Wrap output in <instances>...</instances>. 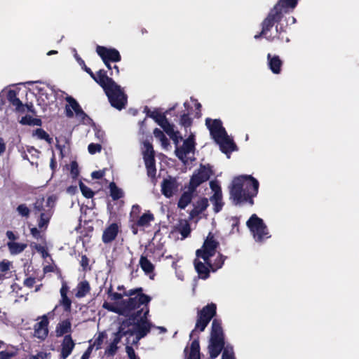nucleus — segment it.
Wrapping results in <instances>:
<instances>
[{
  "label": "nucleus",
  "mask_w": 359,
  "mask_h": 359,
  "mask_svg": "<svg viewBox=\"0 0 359 359\" xmlns=\"http://www.w3.org/2000/svg\"><path fill=\"white\" fill-rule=\"evenodd\" d=\"M136 337L137 340L144 338L149 333L151 330V323L144 318V315L141 317L139 323H137Z\"/></svg>",
  "instance_id": "nucleus-15"
},
{
  "label": "nucleus",
  "mask_w": 359,
  "mask_h": 359,
  "mask_svg": "<svg viewBox=\"0 0 359 359\" xmlns=\"http://www.w3.org/2000/svg\"><path fill=\"white\" fill-rule=\"evenodd\" d=\"M74 57L79 65L81 66V69L85 71L87 74L90 75V76L96 81L97 80L98 74H95L90 68L88 67L84 62V60L78 55L77 53L74 54Z\"/></svg>",
  "instance_id": "nucleus-34"
},
{
  "label": "nucleus",
  "mask_w": 359,
  "mask_h": 359,
  "mask_svg": "<svg viewBox=\"0 0 359 359\" xmlns=\"http://www.w3.org/2000/svg\"><path fill=\"white\" fill-rule=\"evenodd\" d=\"M107 293L109 294V297L111 298V299L114 300V301L120 300L123 298V297H124L123 293L121 294V293H118V292H112L111 288L109 289Z\"/></svg>",
  "instance_id": "nucleus-59"
},
{
  "label": "nucleus",
  "mask_w": 359,
  "mask_h": 359,
  "mask_svg": "<svg viewBox=\"0 0 359 359\" xmlns=\"http://www.w3.org/2000/svg\"><path fill=\"white\" fill-rule=\"evenodd\" d=\"M212 175H213V170L210 164H201L199 168L194 172L190 179L189 189L196 191L197 187L208 181Z\"/></svg>",
  "instance_id": "nucleus-8"
},
{
  "label": "nucleus",
  "mask_w": 359,
  "mask_h": 359,
  "mask_svg": "<svg viewBox=\"0 0 359 359\" xmlns=\"http://www.w3.org/2000/svg\"><path fill=\"white\" fill-rule=\"evenodd\" d=\"M79 187L83 196L86 198H92L94 196V191L81 181L79 182Z\"/></svg>",
  "instance_id": "nucleus-43"
},
{
  "label": "nucleus",
  "mask_w": 359,
  "mask_h": 359,
  "mask_svg": "<svg viewBox=\"0 0 359 359\" xmlns=\"http://www.w3.org/2000/svg\"><path fill=\"white\" fill-rule=\"evenodd\" d=\"M194 267L198 273V277L201 279L206 280L210 277V272L211 269L210 266L205 264V262H202L201 261L196 259L194 262Z\"/></svg>",
  "instance_id": "nucleus-18"
},
{
  "label": "nucleus",
  "mask_w": 359,
  "mask_h": 359,
  "mask_svg": "<svg viewBox=\"0 0 359 359\" xmlns=\"http://www.w3.org/2000/svg\"><path fill=\"white\" fill-rule=\"evenodd\" d=\"M19 123L23 126H41L42 121L39 118H33L32 116L26 115L22 116Z\"/></svg>",
  "instance_id": "nucleus-33"
},
{
  "label": "nucleus",
  "mask_w": 359,
  "mask_h": 359,
  "mask_svg": "<svg viewBox=\"0 0 359 359\" xmlns=\"http://www.w3.org/2000/svg\"><path fill=\"white\" fill-rule=\"evenodd\" d=\"M151 300V297L147 294H139L127 299H122L116 306L104 302L102 307L109 311L128 317L129 320L135 321L142 313L144 318H147L149 313V304Z\"/></svg>",
  "instance_id": "nucleus-2"
},
{
  "label": "nucleus",
  "mask_w": 359,
  "mask_h": 359,
  "mask_svg": "<svg viewBox=\"0 0 359 359\" xmlns=\"http://www.w3.org/2000/svg\"><path fill=\"white\" fill-rule=\"evenodd\" d=\"M75 344L70 334L65 335L62 343L60 357L66 359L72 352Z\"/></svg>",
  "instance_id": "nucleus-16"
},
{
  "label": "nucleus",
  "mask_w": 359,
  "mask_h": 359,
  "mask_svg": "<svg viewBox=\"0 0 359 359\" xmlns=\"http://www.w3.org/2000/svg\"><path fill=\"white\" fill-rule=\"evenodd\" d=\"M145 150L143 152V156H148L151 155L155 156L154 150L153 148V145L149 142H144Z\"/></svg>",
  "instance_id": "nucleus-54"
},
{
  "label": "nucleus",
  "mask_w": 359,
  "mask_h": 359,
  "mask_svg": "<svg viewBox=\"0 0 359 359\" xmlns=\"http://www.w3.org/2000/svg\"><path fill=\"white\" fill-rule=\"evenodd\" d=\"M120 231V226L118 223H111L107 226L103 231L102 241L104 243L108 244L114 241Z\"/></svg>",
  "instance_id": "nucleus-13"
},
{
  "label": "nucleus",
  "mask_w": 359,
  "mask_h": 359,
  "mask_svg": "<svg viewBox=\"0 0 359 359\" xmlns=\"http://www.w3.org/2000/svg\"><path fill=\"white\" fill-rule=\"evenodd\" d=\"M60 305L63 307L65 312H70L72 310V300L67 295L61 296L60 300Z\"/></svg>",
  "instance_id": "nucleus-41"
},
{
  "label": "nucleus",
  "mask_w": 359,
  "mask_h": 359,
  "mask_svg": "<svg viewBox=\"0 0 359 359\" xmlns=\"http://www.w3.org/2000/svg\"><path fill=\"white\" fill-rule=\"evenodd\" d=\"M97 74L98 77L95 82L102 88L110 104L118 110L124 109L128 103V96L123 89L107 76L104 69H100Z\"/></svg>",
  "instance_id": "nucleus-4"
},
{
  "label": "nucleus",
  "mask_w": 359,
  "mask_h": 359,
  "mask_svg": "<svg viewBox=\"0 0 359 359\" xmlns=\"http://www.w3.org/2000/svg\"><path fill=\"white\" fill-rule=\"evenodd\" d=\"M57 307V306H56L53 311L49 312L48 314H44L42 316L39 317V318H41V321L36 323L34 326V337L41 340H44L48 337L49 325L48 315L53 313Z\"/></svg>",
  "instance_id": "nucleus-10"
},
{
  "label": "nucleus",
  "mask_w": 359,
  "mask_h": 359,
  "mask_svg": "<svg viewBox=\"0 0 359 359\" xmlns=\"http://www.w3.org/2000/svg\"><path fill=\"white\" fill-rule=\"evenodd\" d=\"M154 220V216L149 211L144 213L135 222L140 227H147L150 225L151 222Z\"/></svg>",
  "instance_id": "nucleus-31"
},
{
  "label": "nucleus",
  "mask_w": 359,
  "mask_h": 359,
  "mask_svg": "<svg viewBox=\"0 0 359 359\" xmlns=\"http://www.w3.org/2000/svg\"><path fill=\"white\" fill-rule=\"evenodd\" d=\"M139 264L145 274L150 276L154 273L155 266L146 256L141 255Z\"/></svg>",
  "instance_id": "nucleus-26"
},
{
  "label": "nucleus",
  "mask_w": 359,
  "mask_h": 359,
  "mask_svg": "<svg viewBox=\"0 0 359 359\" xmlns=\"http://www.w3.org/2000/svg\"><path fill=\"white\" fill-rule=\"evenodd\" d=\"M259 183L252 175L235 177L229 187V198L235 205H254V198L259 191Z\"/></svg>",
  "instance_id": "nucleus-3"
},
{
  "label": "nucleus",
  "mask_w": 359,
  "mask_h": 359,
  "mask_svg": "<svg viewBox=\"0 0 359 359\" xmlns=\"http://www.w3.org/2000/svg\"><path fill=\"white\" fill-rule=\"evenodd\" d=\"M163 118V120H161V123H159V126L163 129L165 133L168 136L170 135H174V132L175 130H174L173 125H172L169 123L166 116H163V118Z\"/></svg>",
  "instance_id": "nucleus-39"
},
{
  "label": "nucleus",
  "mask_w": 359,
  "mask_h": 359,
  "mask_svg": "<svg viewBox=\"0 0 359 359\" xmlns=\"http://www.w3.org/2000/svg\"><path fill=\"white\" fill-rule=\"evenodd\" d=\"M26 109L27 110V111L30 112L32 115H34V116L36 115V110L34 107V105L32 102L27 103L25 104H23L22 114L25 112Z\"/></svg>",
  "instance_id": "nucleus-60"
},
{
  "label": "nucleus",
  "mask_w": 359,
  "mask_h": 359,
  "mask_svg": "<svg viewBox=\"0 0 359 359\" xmlns=\"http://www.w3.org/2000/svg\"><path fill=\"white\" fill-rule=\"evenodd\" d=\"M104 175H105V170H100L93 171L91 173V177L93 179L100 180L104 176Z\"/></svg>",
  "instance_id": "nucleus-62"
},
{
  "label": "nucleus",
  "mask_w": 359,
  "mask_h": 359,
  "mask_svg": "<svg viewBox=\"0 0 359 359\" xmlns=\"http://www.w3.org/2000/svg\"><path fill=\"white\" fill-rule=\"evenodd\" d=\"M89 262L90 260L86 255H81L79 263L83 271H87L91 269L90 267L89 266Z\"/></svg>",
  "instance_id": "nucleus-51"
},
{
  "label": "nucleus",
  "mask_w": 359,
  "mask_h": 359,
  "mask_svg": "<svg viewBox=\"0 0 359 359\" xmlns=\"http://www.w3.org/2000/svg\"><path fill=\"white\" fill-rule=\"evenodd\" d=\"M217 315V305L215 303L208 304L201 309L197 310L196 321L194 329L190 333L191 339L196 332H203L212 319L208 352L210 358L218 357L224 348V333L222 325V320L214 317Z\"/></svg>",
  "instance_id": "nucleus-1"
},
{
  "label": "nucleus",
  "mask_w": 359,
  "mask_h": 359,
  "mask_svg": "<svg viewBox=\"0 0 359 359\" xmlns=\"http://www.w3.org/2000/svg\"><path fill=\"white\" fill-rule=\"evenodd\" d=\"M161 187L162 194L167 198H170L178 190L179 183L175 177L168 176L163 179Z\"/></svg>",
  "instance_id": "nucleus-11"
},
{
  "label": "nucleus",
  "mask_w": 359,
  "mask_h": 359,
  "mask_svg": "<svg viewBox=\"0 0 359 359\" xmlns=\"http://www.w3.org/2000/svg\"><path fill=\"white\" fill-rule=\"evenodd\" d=\"M109 187L110 189V196L113 201H117L123 197V191L116 186L115 182H111Z\"/></svg>",
  "instance_id": "nucleus-35"
},
{
  "label": "nucleus",
  "mask_w": 359,
  "mask_h": 359,
  "mask_svg": "<svg viewBox=\"0 0 359 359\" xmlns=\"http://www.w3.org/2000/svg\"><path fill=\"white\" fill-rule=\"evenodd\" d=\"M96 53L101 57L104 63H106V62H118L121 60L120 53L114 48L97 46Z\"/></svg>",
  "instance_id": "nucleus-9"
},
{
  "label": "nucleus",
  "mask_w": 359,
  "mask_h": 359,
  "mask_svg": "<svg viewBox=\"0 0 359 359\" xmlns=\"http://www.w3.org/2000/svg\"><path fill=\"white\" fill-rule=\"evenodd\" d=\"M50 216L47 212H41L39 219L38 221V226L39 228H43L45 226H47Z\"/></svg>",
  "instance_id": "nucleus-47"
},
{
  "label": "nucleus",
  "mask_w": 359,
  "mask_h": 359,
  "mask_svg": "<svg viewBox=\"0 0 359 359\" xmlns=\"http://www.w3.org/2000/svg\"><path fill=\"white\" fill-rule=\"evenodd\" d=\"M147 168V175L151 178H155L156 173L155 156H143Z\"/></svg>",
  "instance_id": "nucleus-20"
},
{
  "label": "nucleus",
  "mask_w": 359,
  "mask_h": 359,
  "mask_svg": "<svg viewBox=\"0 0 359 359\" xmlns=\"http://www.w3.org/2000/svg\"><path fill=\"white\" fill-rule=\"evenodd\" d=\"M299 0H278L273 8L281 13L282 15L293 12Z\"/></svg>",
  "instance_id": "nucleus-12"
},
{
  "label": "nucleus",
  "mask_w": 359,
  "mask_h": 359,
  "mask_svg": "<svg viewBox=\"0 0 359 359\" xmlns=\"http://www.w3.org/2000/svg\"><path fill=\"white\" fill-rule=\"evenodd\" d=\"M187 154L193 151L195 149V142L194 138L191 137H188L184 141L182 147Z\"/></svg>",
  "instance_id": "nucleus-42"
},
{
  "label": "nucleus",
  "mask_w": 359,
  "mask_h": 359,
  "mask_svg": "<svg viewBox=\"0 0 359 359\" xmlns=\"http://www.w3.org/2000/svg\"><path fill=\"white\" fill-rule=\"evenodd\" d=\"M6 98L9 103L15 107V111L18 113L22 114L23 103L17 97V92L15 90H9L6 95Z\"/></svg>",
  "instance_id": "nucleus-17"
},
{
  "label": "nucleus",
  "mask_w": 359,
  "mask_h": 359,
  "mask_svg": "<svg viewBox=\"0 0 359 359\" xmlns=\"http://www.w3.org/2000/svg\"><path fill=\"white\" fill-rule=\"evenodd\" d=\"M65 100L69 104L65 107L66 116L69 118L73 117V111L75 112L76 110H78L81 107V106L78 102L71 96H67Z\"/></svg>",
  "instance_id": "nucleus-23"
},
{
  "label": "nucleus",
  "mask_w": 359,
  "mask_h": 359,
  "mask_svg": "<svg viewBox=\"0 0 359 359\" xmlns=\"http://www.w3.org/2000/svg\"><path fill=\"white\" fill-rule=\"evenodd\" d=\"M88 150L90 154H95L101 151L102 146L100 144L90 143L88 147Z\"/></svg>",
  "instance_id": "nucleus-56"
},
{
  "label": "nucleus",
  "mask_w": 359,
  "mask_h": 359,
  "mask_svg": "<svg viewBox=\"0 0 359 359\" xmlns=\"http://www.w3.org/2000/svg\"><path fill=\"white\" fill-rule=\"evenodd\" d=\"M15 355L14 352L0 351V359H11Z\"/></svg>",
  "instance_id": "nucleus-64"
},
{
  "label": "nucleus",
  "mask_w": 359,
  "mask_h": 359,
  "mask_svg": "<svg viewBox=\"0 0 359 359\" xmlns=\"http://www.w3.org/2000/svg\"><path fill=\"white\" fill-rule=\"evenodd\" d=\"M45 199L43 197L38 198L33 203L32 211L34 215L41 214V212H47L44 206Z\"/></svg>",
  "instance_id": "nucleus-37"
},
{
  "label": "nucleus",
  "mask_w": 359,
  "mask_h": 359,
  "mask_svg": "<svg viewBox=\"0 0 359 359\" xmlns=\"http://www.w3.org/2000/svg\"><path fill=\"white\" fill-rule=\"evenodd\" d=\"M205 125L209 129L210 133L215 130H221L223 128L222 122L219 119L212 120L210 118L205 119Z\"/></svg>",
  "instance_id": "nucleus-36"
},
{
  "label": "nucleus",
  "mask_w": 359,
  "mask_h": 359,
  "mask_svg": "<svg viewBox=\"0 0 359 359\" xmlns=\"http://www.w3.org/2000/svg\"><path fill=\"white\" fill-rule=\"evenodd\" d=\"M72 332V323L69 319L62 320L57 323L55 332L57 337H62L67 333Z\"/></svg>",
  "instance_id": "nucleus-22"
},
{
  "label": "nucleus",
  "mask_w": 359,
  "mask_h": 359,
  "mask_svg": "<svg viewBox=\"0 0 359 359\" xmlns=\"http://www.w3.org/2000/svg\"><path fill=\"white\" fill-rule=\"evenodd\" d=\"M17 212L20 215L25 217H28L30 214V209L26 204H20L17 207Z\"/></svg>",
  "instance_id": "nucleus-49"
},
{
  "label": "nucleus",
  "mask_w": 359,
  "mask_h": 359,
  "mask_svg": "<svg viewBox=\"0 0 359 359\" xmlns=\"http://www.w3.org/2000/svg\"><path fill=\"white\" fill-rule=\"evenodd\" d=\"M70 167H71L70 173H71L72 177L74 180H75L79 175V165L76 161H74L71 162Z\"/></svg>",
  "instance_id": "nucleus-50"
},
{
  "label": "nucleus",
  "mask_w": 359,
  "mask_h": 359,
  "mask_svg": "<svg viewBox=\"0 0 359 359\" xmlns=\"http://www.w3.org/2000/svg\"><path fill=\"white\" fill-rule=\"evenodd\" d=\"M212 139L215 142H219V141L227 135V133L224 128H221V130H215L210 133Z\"/></svg>",
  "instance_id": "nucleus-45"
},
{
  "label": "nucleus",
  "mask_w": 359,
  "mask_h": 359,
  "mask_svg": "<svg viewBox=\"0 0 359 359\" xmlns=\"http://www.w3.org/2000/svg\"><path fill=\"white\" fill-rule=\"evenodd\" d=\"M117 345L118 343L112 340V341L111 342V344H109V346H108L105 351L106 354L111 356L114 355L118 350Z\"/></svg>",
  "instance_id": "nucleus-53"
},
{
  "label": "nucleus",
  "mask_w": 359,
  "mask_h": 359,
  "mask_svg": "<svg viewBox=\"0 0 359 359\" xmlns=\"http://www.w3.org/2000/svg\"><path fill=\"white\" fill-rule=\"evenodd\" d=\"M128 333H130L131 334H133V332H130L129 330H124V329L121 326L119 327L118 330L114 334V337L113 339V341L118 344L121 341V339L124 336L127 335Z\"/></svg>",
  "instance_id": "nucleus-44"
},
{
  "label": "nucleus",
  "mask_w": 359,
  "mask_h": 359,
  "mask_svg": "<svg viewBox=\"0 0 359 359\" xmlns=\"http://www.w3.org/2000/svg\"><path fill=\"white\" fill-rule=\"evenodd\" d=\"M210 201L213 204V210L215 213H217L222 210L224 205L222 201V194H218V193H216V194H213L210 196Z\"/></svg>",
  "instance_id": "nucleus-30"
},
{
  "label": "nucleus",
  "mask_w": 359,
  "mask_h": 359,
  "mask_svg": "<svg viewBox=\"0 0 359 359\" xmlns=\"http://www.w3.org/2000/svg\"><path fill=\"white\" fill-rule=\"evenodd\" d=\"M180 123L184 128H189L192 124V118L188 114H184L180 117Z\"/></svg>",
  "instance_id": "nucleus-48"
},
{
  "label": "nucleus",
  "mask_w": 359,
  "mask_h": 359,
  "mask_svg": "<svg viewBox=\"0 0 359 359\" xmlns=\"http://www.w3.org/2000/svg\"><path fill=\"white\" fill-rule=\"evenodd\" d=\"M195 191H192L191 189H189L187 191H184L180 196L178 203H177V207L181 209L184 210L186 208V207L191 202L192 198H193V194Z\"/></svg>",
  "instance_id": "nucleus-24"
},
{
  "label": "nucleus",
  "mask_w": 359,
  "mask_h": 359,
  "mask_svg": "<svg viewBox=\"0 0 359 359\" xmlns=\"http://www.w3.org/2000/svg\"><path fill=\"white\" fill-rule=\"evenodd\" d=\"M7 246L11 255H18L27 248V245L26 243L9 241L7 243Z\"/></svg>",
  "instance_id": "nucleus-29"
},
{
  "label": "nucleus",
  "mask_w": 359,
  "mask_h": 359,
  "mask_svg": "<svg viewBox=\"0 0 359 359\" xmlns=\"http://www.w3.org/2000/svg\"><path fill=\"white\" fill-rule=\"evenodd\" d=\"M11 262L7 260H3L0 262V271L6 272L10 269Z\"/></svg>",
  "instance_id": "nucleus-63"
},
{
  "label": "nucleus",
  "mask_w": 359,
  "mask_h": 359,
  "mask_svg": "<svg viewBox=\"0 0 359 359\" xmlns=\"http://www.w3.org/2000/svg\"><path fill=\"white\" fill-rule=\"evenodd\" d=\"M176 156L182 161L186 162L187 155L188 154L185 150L181 147H176L175 151Z\"/></svg>",
  "instance_id": "nucleus-52"
},
{
  "label": "nucleus",
  "mask_w": 359,
  "mask_h": 359,
  "mask_svg": "<svg viewBox=\"0 0 359 359\" xmlns=\"http://www.w3.org/2000/svg\"><path fill=\"white\" fill-rule=\"evenodd\" d=\"M187 359H201L198 337L192 341Z\"/></svg>",
  "instance_id": "nucleus-27"
},
{
  "label": "nucleus",
  "mask_w": 359,
  "mask_h": 359,
  "mask_svg": "<svg viewBox=\"0 0 359 359\" xmlns=\"http://www.w3.org/2000/svg\"><path fill=\"white\" fill-rule=\"evenodd\" d=\"M139 294H144L143 293V288L141 287L123 292L124 297H133L135 296H139Z\"/></svg>",
  "instance_id": "nucleus-46"
},
{
  "label": "nucleus",
  "mask_w": 359,
  "mask_h": 359,
  "mask_svg": "<svg viewBox=\"0 0 359 359\" xmlns=\"http://www.w3.org/2000/svg\"><path fill=\"white\" fill-rule=\"evenodd\" d=\"M222 359H236L232 348L230 350L228 348L224 349Z\"/></svg>",
  "instance_id": "nucleus-58"
},
{
  "label": "nucleus",
  "mask_w": 359,
  "mask_h": 359,
  "mask_svg": "<svg viewBox=\"0 0 359 359\" xmlns=\"http://www.w3.org/2000/svg\"><path fill=\"white\" fill-rule=\"evenodd\" d=\"M208 205V200L207 198L204 197L198 201L196 205L189 212L190 218L193 219L197 217L199 214L205 211Z\"/></svg>",
  "instance_id": "nucleus-21"
},
{
  "label": "nucleus",
  "mask_w": 359,
  "mask_h": 359,
  "mask_svg": "<svg viewBox=\"0 0 359 359\" xmlns=\"http://www.w3.org/2000/svg\"><path fill=\"white\" fill-rule=\"evenodd\" d=\"M257 242H263L265 239L271 237L268 228L263 219L256 214H253L246 222Z\"/></svg>",
  "instance_id": "nucleus-5"
},
{
  "label": "nucleus",
  "mask_w": 359,
  "mask_h": 359,
  "mask_svg": "<svg viewBox=\"0 0 359 359\" xmlns=\"http://www.w3.org/2000/svg\"><path fill=\"white\" fill-rule=\"evenodd\" d=\"M267 60L269 67L271 71L275 74H280L281 72L283 61L280 59L279 56H272L270 53H269L267 55Z\"/></svg>",
  "instance_id": "nucleus-19"
},
{
  "label": "nucleus",
  "mask_w": 359,
  "mask_h": 359,
  "mask_svg": "<svg viewBox=\"0 0 359 359\" xmlns=\"http://www.w3.org/2000/svg\"><path fill=\"white\" fill-rule=\"evenodd\" d=\"M33 135L37 136L40 140H44L48 144H51L53 142L52 137L42 128H36L34 131Z\"/></svg>",
  "instance_id": "nucleus-40"
},
{
  "label": "nucleus",
  "mask_w": 359,
  "mask_h": 359,
  "mask_svg": "<svg viewBox=\"0 0 359 359\" xmlns=\"http://www.w3.org/2000/svg\"><path fill=\"white\" fill-rule=\"evenodd\" d=\"M210 187L211 190L214 192L213 194H216V193H218V194H222L221 187L219 185V183L217 180H212L210 182Z\"/></svg>",
  "instance_id": "nucleus-55"
},
{
  "label": "nucleus",
  "mask_w": 359,
  "mask_h": 359,
  "mask_svg": "<svg viewBox=\"0 0 359 359\" xmlns=\"http://www.w3.org/2000/svg\"><path fill=\"white\" fill-rule=\"evenodd\" d=\"M141 208L139 205H133L132 207L131 212L130 213V217L133 221L135 218H137L139 214L140 213Z\"/></svg>",
  "instance_id": "nucleus-57"
},
{
  "label": "nucleus",
  "mask_w": 359,
  "mask_h": 359,
  "mask_svg": "<svg viewBox=\"0 0 359 359\" xmlns=\"http://www.w3.org/2000/svg\"><path fill=\"white\" fill-rule=\"evenodd\" d=\"M219 146V149L221 151L228 156L229 158V155L231 152L238 150V147L236 143L233 142L232 139H230L228 135L222 138L219 142H217Z\"/></svg>",
  "instance_id": "nucleus-14"
},
{
  "label": "nucleus",
  "mask_w": 359,
  "mask_h": 359,
  "mask_svg": "<svg viewBox=\"0 0 359 359\" xmlns=\"http://www.w3.org/2000/svg\"><path fill=\"white\" fill-rule=\"evenodd\" d=\"M176 230L182 235V238H187L191 231L190 224L187 220L180 221V224L176 226Z\"/></svg>",
  "instance_id": "nucleus-32"
},
{
  "label": "nucleus",
  "mask_w": 359,
  "mask_h": 359,
  "mask_svg": "<svg viewBox=\"0 0 359 359\" xmlns=\"http://www.w3.org/2000/svg\"><path fill=\"white\" fill-rule=\"evenodd\" d=\"M90 286L87 280L80 282L76 286V292L75 296L77 298L84 297L88 293L90 292Z\"/></svg>",
  "instance_id": "nucleus-28"
},
{
  "label": "nucleus",
  "mask_w": 359,
  "mask_h": 359,
  "mask_svg": "<svg viewBox=\"0 0 359 359\" xmlns=\"http://www.w3.org/2000/svg\"><path fill=\"white\" fill-rule=\"evenodd\" d=\"M226 259V256L219 252L217 257L215 259L213 263H212L210 258H209V260H207L205 264L210 266L212 272H215L223 266Z\"/></svg>",
  "instance_id": "nucleus-25"
},
{
  "label": "nucleus",
  "mask_w": 359,
  "mask_h": 359,
  "mask_svg": "<svg viewBox=\"0 0 359 359\" xmlns=\"http://www.w3.org/2000/svg\"><path fill=\"white\" fill-rule=\"evenodd\" d=\"M283 18L281 13L274 10L273 8L270 9L266 17L263 20L261 23V34H268L274 27L276 24V38H279V35L285 32L282 27H278V24L280 22Z\"/></svg>",
  "instance_id": "nucleus-6"
},
{
  "label": "nucleus",
  "mask_w": 359,
  "mask_h": 359,
  "mask_svg": "<svg viewBox=\"0 0 359 359\" xmlns=\"http://www.w3.org/2000/svg\"><path fill=\"white\" fill-rule=\"evenodd\" d=\"M144 112L146 113L147 116L152 118L158 125L161 121L163 120L162 118L165 116V114L158 113L156 111H151L147 106L144 107Z\"/></svg>",
  "instance_id": "nucleus-38"
},
{
  "label": "nucleus",
  "mask_w": 359,
  "mask_h": 359,
  "mask_svg": "<svg viewBox=\"0 0 359 359\" xmlns=\"http://www.w3.org/2000/svg\"><path fill=\"white\" fill-rule=\"evenodd\" d=\"M126 351L130 359H140V358L135 355V352L131 346H126Z\"/></svg>",
  "instance_id": "nucleus-61"
},
{
  "label": "nucleus",
  "mask_w": 359,
  "mask_h": 359,
  "mask_svg": "<svg viewBox=\"0 0 359 359\" xmlns=\"http://www.w3.org/2000/svg\"><path fill=\"white\" fill-rule=\"evenodd\" d=\"M219 243L215 239L214 235L210 232L203 242L202 248L196 251V255L203 259L205 262L209 260L216 253L217 248Z\"/></svg>",
  "instance_id": "nucleus-7"
}]
</instances>
